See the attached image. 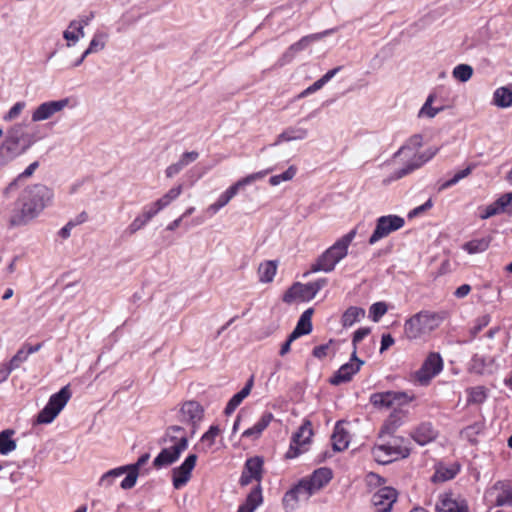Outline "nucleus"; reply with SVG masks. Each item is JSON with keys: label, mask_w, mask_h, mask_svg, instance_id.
<instances>
[{"label": "nucleus", "mask_w": 512, "mask_h": 512, "mask_svg": "<svg viewBox=\"0 0 512 512\" xmlns=\"http://www.w3.org/2000/svg\"><path fill=\"white\" fill-rule=\"evenodd\" d=\"M423 144V137L420 134L413 135L409 138L405 145H403L398 152L395 154V157H401L403 161H405L404 167L396 170L392 179H400L415 169L420 168L426 162L431 160L438 152V148H428L423 152H419V148Z\"/></svg>", "instance_id": "1"}, {"label": "nucleus", "mask_w": 512, "mask_h": 512, "mask_svg": "<svg viewBox=\"0 0 512 512\" xmlns=\"http://www.w3.org/2000/svg\"><path fill=\"white\" fill-rule=\"evenodd\" d=\"M32 176V164L28 165L26 169L10 184L9 190H21L15 208L10 218V225L12 227L27 224L32 218V184L30 177Z\"/></svg>", "instance_id": "2"}, {"label": "nucleus", "mask_w": 512, "mask_h": 512, "mask_svg": "<svg viewBox=\"0 0 512 512\" xmlns=\"http://www.w3.org/2000/svg\"><path fill=\"white\" fill-rule=\"evenodd\" d=\"M167 441L172 444L163 448L153 461V465L158 469L175 463L188 448V435L181 426L173 425L167 429L164 442Z\"/></svg>", "instance_id": "3"}, {"label": "nucleus", "mask_w": 512, "mask_h": 512, "mask_svg": "<svg viewBox=\"0 0 512 512\" xmlns=\"http://www.w3.org/2000/svg\"><path fill=\"white\" fill-rule=\"evenodd\" d=\"M444 321V313L422 310L404 323V334L409 340L420 339L437 329Z\"/></svg>", "instance_id": "4"}, {"label": "nucleus", "mask_w": 512, "mask_h": 512, "mask_svg": "<svg viewBox=\"0 0 512 512\" xmlns=\"http://www.w3.org/2000/svg\"><path fill=\"white\" fill-rule=\"evenodd\" d=\"M357 234L356 228L338 239L331 247L323 252L311 266V272H331L335 266L347 256L348 248Z\"/></svg>", "instance_id": "5"}, {"label": "nucleus", "mask_w": 512, "mask_h": 512, "mask_svg": "<svg viewBox=\"0 0 512 512\" xmlns=\"http://www.w3.org/2000/svg\"><path fill=\"white\" fill-rule=\"evenodd\" d=\"M31 144L32 129L30 123L25 121L15 124L7 130L1 150L5 151L7 159H13L27 151Z\"/></svg>", "instance_id": "6"}, {"label": "nucleus", "mask_w": 512, "mask_h": 512, "mask_svg": "<svg viewBox=\"0 0 512 512\" xmlns=\"http://www.w3.org/2000/svg\"><path fill=\"white\" fill-rule=\"evenodd\" d=\"M374 460L380 464H388L410 454L407 441L401 437H394L389 442L375 445L372 448Z\"/></svg>", "instance_id": "7"}, {"label": "nucleus", "mask_w": 512, "mask_h": 512, "mask_svg": "<svg viewBox=\"0 0 512 512\" xmlns=\"http://www.w3.org/2000/svg\"><path fill=\"white\" fill-rule=\"evenodd\" d=\"M271 172V169L262 170L259 172H255L252 174H249L241 179H239L237 182H235L233 185H231L229 188H227L218 199L210 204L207 209L206 213L210 216L215 215L220 209L225 207L231 199L237 195V193L244 188L247 185H250L258 180L263 179L268 173Z\"/></svg>", "instance_id": "8"}, {"label": "nucleus", "mask_w": 512, "mask_h": 512, "mask_svg": "<svg viewBox=\"0 0 512 512\" xmlns=\"http://www.w3.org/2000/svg\"><path fill=\"white\" fill-rule=\"evenodd\" d=\"M72 393L69 386H64L57 393L50 396L48 403L39 412L37 416V423L50 424L64 409L70 400Z\"/></svg>", "instance_id": "9"}, {"label": "nucleus", "mask_w": 512, "mask_h": 512, "mask_svg": "<svg viewBox=\"0 0 512 512\" xmlns=\"http://www.w3.org/2000/svg\"><path fill=\"white\" fill-rule=\"evenodd\" d=\"M326 284L327 279L325 278L306 284L295 283L286 291L283 300L287 303H291L296 300L303 302L310 301Z\"/></svg>", "instance_id": "10"}, {"label": "nucleus", "mask_w": 512, "mask_h": 512, "mask_svg": "<svg viewBox=\"0 0 512 512\" xmlns=\"http://www.w3.org/2000/svg\"><path fill=\"white\" fill-rule=\"evenodd\" d=\"M405 225L404 218L398 215H385L376 220V226L371 234L368 243L374 245L391 233L400 230Z\"/></svg>", "instance_id": "11"}, {"label": "nucleus", "mask_w": 512, "mask_h": 512, "mask_svg": "<svg viewBox=\"0 0 512 512\" xmlns=\"http://www.w3.org/2000/svg\"><path fill=\"white\" fill-rule=\"evenodd\" d=\"M312 436L313 430L311 422L306 420L299 427L298 431L293 434L289 450L286 453V457L293 459L307 451Z\"/></svg>", "instance_id": "12"}, {"label": "nucleus", "mask_w": 512, "mask_h": 512, "mask_svg": "<svg viewBox=\"0 0 512 512\" xmlns=\"http://www.w3.org/2000/svg\"><path fill=\"white\" fill-rule=\"evenodd\" d=\"M76 105L77 101L72 97L44 102L34 109V122L48 120L63 109L74 108Z\"/></svg>", "instance_id": "13"}, {"label": "nucleus", "mask_w": 512, "mask_h": 512, "mask_svg": "<svg viewBox=\"0 0 512 512\" xmlns=\"http://www.w3.org/2000/svg\"><path fill=\"white\" fill-rule=\"evenodd\" d=\"M443 368V361L438 353H430L421 368L415 372V379L420 385H428L432 378Z\"/></svg>", "instance_id": "14"}, {"label": "nucleus", "mask_w": 512, "mask_h": 512, "mask_svg": "<svg viewBox=\"0 0 512 512\" xmlns=\"http://www.w3.org/2000/svg\"><path fill=\"white\" fill-rule=\"evenodd\" d=\"M203 416L204 409L198 402L187 401L182 404L178 418L180 422L190 425V434L193 436Z\"/></svg>", "instance_id": "15"}, {"label": "nucleus", "mask_w": 512, "mask_h": 512, "mask_svg": "<svg viewBox=\"0 0 512 512\" xmlns=\"http://www.w3.org/2000/svg\"><path fill=\"white\" fill-rule=\"evenodd\" d=\"M313 494L315 493L303 478L285 493L283 505L286 509L294 510L300 501H307Z\"/></svg>", "instance_id": "16"}, {"label": "nucleus", "mask_w": 512, "mask_h": 512, "mask_svg": "<svg viewBox=\"0 0 512 512\" xmlns=\"http://www.w3.org/2000/svg\"><path fill=\"white\" fill-rule=\"evenodd\" d=\"M197 455L189 454L181 465L172 470V484L175 489L185 486L191 478L193 469L196 466Z\"/></svg>", "instance_id": "17"}, {"label": "nucleus", "mask_w": 512, "mask_h": 512, "mask_svg": "<svg viewBox=\"0 0 512 512\" xmlns=\"http://www.w3.org/2000/svg\"><path fill=\"white\" fill-rule=\"evenodd\" d=\"M437 512H468V505L464 498L452 492H445L439 496L436 504Z\"/></svg>", "instance_id": "18"}, {"label": "nucleus", "mask_w": 512, "mask_h": 512, "mask_svg": "<svg viewBox=\"0 0 512 512\" xmlns=\"http://www.w3.org/2000/svg\"><path fill=\"white\" fill-rule=\"evenodd\" d=\"M397 497L398 493L394 488L383 486L373 494L371 502L377 512H390Z\"/></svg>", "instance_id": "19"}, {"label": "nucleus", "mask_w": 512, "mask_h": 512, "mask_svg": "<svg viewBox=\"0 0 512 512\" xmlns=\"http://www.w3.org/2000/svg\"><path fill=\"white\" fill-rule=\"evenodd\" d=\"M364 362L357 358L356 351H353L349 362L343 364L330 379L333 385L348 382L360 370Z\"/></svg>", "instance_id": "20"}, {"label": "nucleus", "mask_w": 512, "mask_h": 512, "mask_svg": "<svg viewBox=\"0 0 512 512\" xmlns=\"http://www.w3.org/2000/svg\"><path fill=\"white\" fill-rule=\"evenodd\" d=\"M403 401H407V395L401 392H379L370 396V403L378 409H389L394 407L395 403L400 404Z\"/></svg>", "instance_id": "21"}, {"label": "nucleus", "mask_w": 512, "mask_h": 512, "mask_svg": "<svg viewBox=\"0 0 512 512\" xmlns=\"http://www.w3.org/2000/svg\"><path fill=\"white\" fill-rule=\"evenodd\" d=\"M263 459L255 456L246 460L240 477V484L247 486L252 480L260 481L262 478Z\"/></svg>", "instance_id": "22"}, {"label": "nucleus", "mask_w": 512, "mask_h": 512, "mask_svg": "<svg viewBox=\"0 0 512 512\" xmlns=\"http://www.w3.org/2000/svg\"><path fill=\"white\" fill-rule=\"evenodd\" d=\"M502 213L512 214V192L501 195L496 201L486 206L481 217L487 219Z\"/></svg>", "instance_id": "23"}, {"label": "nucleus", "mask_w": 512, "mask_h": 512, "mask_svg": "<svg viewBox=\"0 0 512 512\" xmlns=\"http://www.w3.org/2000/svg\"><path fill=\"white\" fill-rule=\"evenodd\" d=\"M53 190L45 185H34V217L53 202Z\"/></svg>", "instance_id": "24"}, {"label": "nucleus", "mask_w": 512, "mask_h": 512, "mask_svg": "<svg viewBox=\"0 0 512 512\" xmlns=\"http://www.w3.org/2000/svg\"><path fill=\"white\" fill-rule=\"evenodd\" d=\"M470 370L479 375H490L497 370V366L493 357L476 354L470 361Z\"/></svg>", "instance_id": "25"}, {"label": "nucleus", "mask_w": 512, "mask_h": 512, "mask_svg": "<svg viewBox=\"0 0 512 512\" xmlns=\"http://www.w3.org/2000/svg\"><path fill=\"white\" fill-rule=\"evenodd\" d=\"M150 455L148 453L143 454L136 463L125 465L124 468L126 469L127 475L126 477L121 481V488L124 490L131 489L135 486L137 482V478L139 475V469L141 466L147 463L149 460Z\"/></svg>", "instance_id": "26"}, {"label": "nucleus", "mask_w": 512, "mask_h": 512, "mask_svg": "<svg viewBox=\"0 0 512 512\" xmlns=\"http://www.w3.org/2000/svg\"><path fill=\"white\" fill-rule=\"evenodd\" d=\"M314 493L323 488L332 479V471L321 467L316 469L311 476L304 478Z\"/></svg>", "instance_id": "27"}, {"label": "nucleus", "mask_w": 512, "mask_h": 512, "mask_svg": "<svg viewBox=\"0 0 512 512\" xmlns=\"http://www.w3.org/2000/svg\"><path fill=\"white\" fill-rule=\"evenodd\" d=\"M198 157L199 153L197 151L184 152L177 162L170 164L165 169L166 177L173 178L179 174L186 166L196 161Z\"/></svg>", "instance_id": "28"}, {"label": "nucleus", "mask_w": 512, "mask_h": 512, "mask_svg": "<svg viewBox=\"0 0 512 512\" xmlns=\"http://www.w3.org/2000/svg\"><path fill=\"white\" fill-rule=\"evenodd\" d=\"M492 492L496 493L495 505L496 506H511L512 507V486L506 482H497L492 487Z\"/></svg>", "instance_id": "29"}, {"label": "nucleus", "mask_w": 512, "mask_h": 512, "mask_svg": "<svg viewBox=\"0 0 512 512\" xmlns=\"http://www.w3.org/2000/svg\"><path fill=\"white\" fill-rule=\"evenodd\" d=\"M436 436L437 432L434 430L431 423L420 424L411 434L414 441L421 446L432 442Z\"/></svg>", "instance_id": "30"}, {"label": "nucleus", "mask_w": 512, "mask_h": 512, "mask_svg": "<svg viewBox=\"0 0 512 512\" xmlns=\"http://www.w3.org/2000/svg\"><path fill=\"white\" fill-rule=\"evenodd\" d=\"M308 136V130L300 126H290L284 129L277 137L274 145L282 142H290L295 140H303Z\"/></svg>", "instance_id": "31"}, {"label": "nucleus", "mask_w": 512, "mask_h": 512, "mask_svg": "<svg viewBox=\"0 0 512 512\" xmlns=\"http://www.w3.org/2000/svg\"><path fill=\"white\" fill-rule=\"evenodd\" d=\"M254 384V376H251L246 382L245 386L236 393L227 403L225 407V413L227 415L232 414L236 408L241 404V402L250 394L251 389Z\"/></svg>", "instance_id": "32"}, {"label": "nucleus", "mask_w": 512, "mask_h": 512, "mask_svg": "<svg viewBox=\"0 0 512 512\" xmlns=\"http://www.w3.org/2000/svg\"><path fill=\"white\" fill-rule=\"evenodd\" d=\"M263 502L262 491L260 485H257L248 495L243 504H241L237 512H254Z\"/></svg>", "instance_id": "33"}, {"label": "nucleus", "mask_w": 512, "mask_h": 512, "mask_svg": "<svg viewBox=\"0 0 512 512\" xmlns=\"http://www.w3.org/2000/svg\"><path fill=\"white\" fill-rule=\"evenodd\" d=\"M273 419L272 413H264L261 418L250 428L246 429L242 433V437L244 438H258L262 432L268 427Z\"/></svg>", "instance_id": "34"}, {"label": "nucleus", "mask_w": 512, "mask_h": 512, "mask_svg": "<svg viewBox=\"0 0 512 512\" xmlns=\"http://www.w3.org/2000/svg\"><path fill=\"white\" fill-rule=\"evenodd\" d=\"M436 101V95L435 94H429L426 98V101L424 102L423 106L418 112V118H427L432 119L434 118L438 113L442 112L444 110V105H438L434 106L433 104Z\"/></svg>", "instance_id": "35"}, {"label": "nucleus", "mask_w": 512, "mask_h": 512, "mask_svg": "<svg viewBox=\"0 0 512 512\" xmlns=\"http://www.w3.org/2000/svg\"><path fill=\"white\" fill-rule=\"evenodd\" d=\"M331 441L335 451H343L349 445V434L341 425L337 424L332 434Z\"/></svg>", "instance_id": "36"}, {"label": "nucleus", "mask_w": 512, "mask_h": 512, "mask_svg": "<svg viewBox=\"0 0 512 512\" xmlns=\"http://www.w3.org/2000/svg\"><path fill=\"white\" fill-rule=\"evenodd\" d=\"M467 404L481 405L488 398V389L485 386H474L466 389Z\"/></svg>", "instance_id": "37"}, {"label": "nucleus", "mask_w": 512, "mask_h": 512, "mask_svg": "<svg viewBox=\"0 0 512 512\" xmlns=\"http://www.w3.org/2000/svg\"><path fill=\"white\" fill-rule=\"evenodd\" d=\"M484 428V421H476L473 424L461 430V438L467 440L471 444H476L478 442L477 437L483 433Z\"/></svg>", "instance_id": "38"}, {"label": "nucleus", "mask_w": 512, "mask_h": 512, "mask_svg": "<svg viewBox=\"0 0 512 512\" xmlns=\"http://www.w3.org/2000/svg\"><path fill=\"white\" fill-rule=\"evenodd\" d=\"M402 422L403 416L401 413L397 411L392 412L380 430V437L392 435L401 426Z\"/></svg>", "instance_id": "39"}, {"label": "nucleus", "mask_w": 512, "mask_h": 512, "mask_svg": "<svg viewBox=\"0 0 512 512\" xmlns=\"http://www.w3.org/2000/svg\"><path fill=\"white\" fill-rule=\"evenodd\" d=\"M276 272L277 263L275 261L269 260L262 262L258 268L259 281L262 283L272 282L276 275Z\"/></svg>", "instance_id": "40"}, {"label": "nucleus", "mask_w": 512, "mask_h": 512, "mask_svg": "<svg viewBox=\"0 0 512 512\" xmlns=\"http://www.w3.org/2000/svg\"><path fill=\"white\" fill-rule=\"evenodd\" d=\"M15 431L6 429L0 432V454L7 455L16 449V441L13 439Z\"/></svg>", "instance_id": "41"}, {"label": "nucleus", "mask_w": 512, "mask_h": 512, "mask_svg": "<svg viewBox=\"0 0 512 512\" xmlns=\"http://www.w3.org/2000/svg\"><path fill=\"white\" fill-rule=\"evenodd\" d=\"M108 34L103 31H96L91 39L88 48L84 51V56L99 52L105 48Z\"/></svg>", "instance_id": "42"}, {"label": "nucleus", "mask_w": 512, "mask_h": 512, "mask_svg": "<svg viewBox=\"0 0 512 512\" xmlns=\"http://www.w3.org/2000/svg\"><path fill=\"white\" fill-rule=\"evenodd\" d=\"M365 316V310L360 307L351 306L342 315V325L351 327Z\"/></svg>", "instance_id": "43"}, {"label": "nucleus", "mask_w": 512, "mask_h": 512, "mask_svg": "<svg viewBox=\"0 0 512 512\" xmlns=\"http://www.w3.org/2000/svg\"><path fill=\"white\" fill-rule=\"evenodd\" d=\"M458 472L459 467L455 465L450 467L439 466L432 476V481L435 483L448 481L453 479Z\"/></svg>", "instance_id": "44"}, {"label": "nucleus", "mask_w": 512, "mask_h": 512, "mask_svg": "<svg viewBox=\"0 0 512 512\" xmlns=\"http://www.w3.org/2000/svg\"><path fill=\"white\" fill-rule=\"evenodd\" d=\"M493 102L496 106L501 108L510 107L512 105V91L506 87L496 89Z\"/></svg>", "instance_id": "45"}, {"label": "nucleus", "mask_w": 512, "mask_h": 512, "mask_svg": "<svg viewBox=\"0 0 512 512\" xmlns=\"http://www.w3.org/2000/svg\"><path fill=\"white\" fill-rule=\"evenodd\" d=\"M338 349V344L334 340H329V342L314 347L312 354L315 358L323 359L327 356L335 355Z\"/></svg>", "instance_id": "46"}, {"label": "nucleus", "mask_w": 512, "mask_h": 512, "mask_svg": "<svg viewBox=\"0 0 512 512\" xmlns=\"http://www.w3.org/2000/svg\"><path fill=\"white\" fill-rule=\"evenodd\" d=\"M183 191V185L179 184L173 188H171L167 193H165L161 198L156 200V205H158L162 210L169 206L174 200H176Z\"/></svg>", "instance_id": "47"}, {"label": "nucleus", "mask_w": 512, "mask_h": 512, "mask_svg": "<svg viewBox=\"0 0 512 512\" xmlns=\"http://www.w3.org/2000/svg\"><path fill=\"white\" fill-rule=\"evenodd\" d=\"M125 473L127 472L124 466L111 469L101 476V478L99 479V485L105 488L110 487L111 485H113L117 478H119Z\"/></svg>", "instance_id": "48"}, {"label": "nucleus", "mask_w": 512, "mask_h": 512, "mask_svg": "<svg viewBox=\"0 0 512 512\" xmlns=\"http://www.w3.org/2000/svg\"><path fill=\"white\" fill-rule=\"evenodd\" d=\"M490 240L488 238L473 239L464 244L463 249L469 254L484 252L488 249Z\"/></svg>", "instance_id": "49"}, {"label": "nucleus", "mask_w": 512, "mask_h": 512, "mask_svg": "<svg viewBox=\"0 0 512 512\" xmlns=\"http://www.w3.org/2000/svg\"><path fill=\"white\" fill-rule=\"evenodd\" d=\"M313 315V309L309 308L305 310L300 316L295 329L301 332L302 335H307L312 331L311 318Z\"/></svg>", "instance_id": "50"}, {"label": "nucleus", "mask_w": 512, "mask_h": 512, "mask_svg": "<svg viewBox=\"0 0 512 512\" xmlns=\"http://www.w3.org/2000/svg\"><path fill=\"white\" fill-rule=\"evenodd\" d=\"M328 32L316 33L302 37L299 41L291 45V50H295L296 53L305 50L312 42L321 39Z\"/></svg>", "instance_id": "51"}, {"label": "nucleus", "mask_w": 512, "mask_h": 512, "mask_svg": "<svg viewBox=\"0 0 512 512\" xmlns=\"http://www.w3.org/2000/svg\"><path fill=\"white\" fill-rule=\"evenodd\" d=\"M220 434V428L218 425H212L210 426L209 430L204 433L201 437V445L205 450L210 449L214 443L216 437Z\"/></svg>", "instance_id": "52"}, {"label": "nucleus", "mask_w": 512, "mask_h": 512, "mask_svg": "<svg viewBox=\"0 0 512 512\" xmlns=\"http://www.w3.org/2000/svg\"><path fill=\"white\" fill-rule=\"evenodd\" d=\"M95 18V12L89 11L80 14L77 19L72 20V28L77 27L80 34L84 33V27L88 26Z\"/></svg>", "instance_id": "53"}, {"label": "nucleus", "mask_w": 512, "mask_h": 512, "mask_svg": "<svg viewBox=\"0 0 512 512\" xmlns=\"http://www.w3.org/2000/svg\"><path fill=\"white\" fill-rule=\"evenodd\" d=\"M453 77L461 82L468 81L473 74V69L470 65L459 64L453 69Z\"/></svg>", "instance_id": "54"}, {"label": "nucleus", "mask_w": 512, "mask_h": 512, "mask_svg": "<svg viewBox=\"0 0 512 512\" xmlns=\"http://www.w3.org/2000/svg\"><path fill=\"white\" fill-rule=\"evenodd\" d=\"M296 172H297V168L295 166H290L285 172L270 177L269 183L272 186H277L281 182L290 181L294 178V176L296 175Z\"/></svg>", "instance_id": "55"}, {"label": "nucleus", "mask_w": 512, "mask_h": 512, "mask_svg": "<svg viewBox=\"0 0 512 512\" xmlns=\"http://www.w3.org/2000/svg\"><path fill=\"white\" fill-rule=\"evenodd\" d=\"M85 33L80 34V31L77 27L72 28V21L69 23L67 29L63 33L64 39L67 41L68 46L75 45L80 38H83Z\"/></svg>", "instance_id": "56"}, {"label": "nucleus", "mask_w": 512, "mask_h": 512, "mask_svg": "<svg viewBox=\"0 0 512 512\" xmlns=\"http://www.w3.org/2000/svg\"><path fill=\"white\" fill-rule=\"evenodd\" d=\"M32 353V346L26 345L24 348L20 349L16 355L11 359L10 366L13 369H16L19 367V365L26 361L29 357V355Z\"/></svg>", "instance_id": "57"}, {"label": "nucleus", "mask_w": 512, "mask_h": 512, "mask_svg": "<svg viewBox=\"0 0 512 512\" xmlns=\"http://www.w3.org/2000/svg\"><path fill=\"white\" fill-rule=\"evenodd\" d=\"M491 321V317L488 314H484L475 319L473 326L470 328L471 338H475L477 334L482 331Z\"/></svg>", "instance_id": "58"}, {"label": "nucleus", "mask_w": 512, "mask_h": 512, "mask_svg": "<svg viewBox=\"0 0 512 512\" xmlns=\"http://www.w3.org/2000/svg\"><path fill=\"white\" fill-rule=\"evenodd\" d=\"M470 173H471V167H467V168L457 172L450 180L443 182L440 185L439 190L442 191V190H445V189L457 184L460 180L467 177Z\"/></svg>", "instance_id": "59"}, {"label": "nucleus", "mask_w": 512, "mask_h": 512, "mask_svg": "<svg viewBox=\"0 0 512 512\" xmlns=\"http://www.w3.org/2000/svg\"><path fill=\"white\" fill-rule=\"evenodd\" d=\"M386 312V304L384 302H376L370 307L369 315L374 322H378Z\"/></svg>", "instance_id": "60"}, {"label": "nucleus", "mask_w": 512, "mask_h": 512, "mask_svg": "<svg viewBox=\"0 0 512 512\" xmlns=\"http://www.w3.org/2000/svg\"><path fill=\"white\" fill-rule=\"evenodd\" d=\"M26 103L25 102H17L15 103L10 110L3 116L4 121H12L17 119L22 111L25 109Z\"/></svg>", "instance_id": "61"}, {"label": "nucleus", "mask_w": 512, "mask_h": 512, "mask_svg": "<svg viewBox=\"0 0 512 512\" xmlns=\"http://www.w3.org/2000/svg\"><path fill=\"white\" fill-rule=\"evenodd\" d=\"M370 332H371V330L368 327L359 328L354 332L353 339H352V343H353V347H354L353 351H356L357 344L360 341H362L367 335H369Z\"/></svg>", "instance_id": "62"}, {"label": "nucleus", "mask_w": 512, "mask_h": 512, "mask_svg": "<svg viewBox=\"0 0 512 512\" xmlns=\"http://www.w3.org/2000/svg\"><path fill=\"white\" fill-rule=\"evenodd\" d=\"M365 482L369 487H377L384 483V479L376 473H368Z\"/></svg>", "instance_id": "63"}, {"label": "nucleus", "mask_w": 512, "mask_h": 512, "mask_svg": "<svg viewBox=\"0 0 512 512\" xmlns=\"http://www.w3.org/2000/svg\"><path fill=\"white\" fill-rule=\"evenodd\" d=\"M296 54H297V53L295 52V50H291V46H290V47H289V48H288V49L283 53V55L279 58V60H278V62H277V63H278V65H279L280 67H282V66H284V65H286V64H288V63H290V62L294 59V57H295V55H296Z\"/></svg>", "instance_id": "64"}]
</instances>
